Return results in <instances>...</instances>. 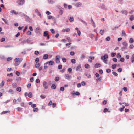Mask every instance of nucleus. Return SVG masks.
<instances>
[{
  "mask_svg": "<svg viewBox=\"0 0 134 134\" xmlns=\"http://www.w3.org/2000/svg\"><path fill=\"white\" fill-rule=\"evenodd\" d=\"M24 2V0H18L16 1V3L20 5L23 4Z\"/></svg>",
  "mask_w": 134,
  "mask_h": 134,
  "instance_id": "nucleus-1",
  "label": "nucleus"
},
{
  "mask_svg": "<svg viewBox=\"0 0 134 134\" xmlns=\"http://www.w3.org/2000/svg\"><path fill=\"white\" fill-rule=\"evenodd\" d=\"M43 86L45 89H47L48 88V84L46 81H44L43 82Z\"/></svg>",
  "mask_w": 134,
  "mask_h": 134,
  "instance_id": "nucleus-2",
  "label": "nucleus"
},
{
  "mask_svg": "<svg viewBox=\"0 0 134 134\" xmlns=\"http://www.w3.org/2000/svg\"><path fill=\"white\" fill-rule=\"evenodd\" d=\"M65 77L68 80H70L71 77L70 75L68 74H65Z\"/></svg>",
  "mask_w": 134,
  "mask_h": 134,
  "instance_id": "nucleus-3",
  "label": "nucleus"
},
{
  "mask_svg": "<svg viewBox=\"0 0 134 134\" xmlns=\"http://www.w3.org/2000/svg\"><path fill=\"white\" fill-rule=\"evenodd\" d=\"M16 59V61H15V66H18L19 65L21 62V61L19 60Z\"/></svg>",
  "mask_w": 134,
  "mask_h": 134,
  "instance_id": "nucleus-4",
  "label": "nucleus"
},
{
  "mask_svg": "<svg viewBox=\"0 0 134 134\" xmlns=\"http://www.w3.org/2000/svg\"><path fill=\"white\" fill-rule=\"evenodd\" d=\"M59 58L60 57L59 56L57 55L55 56V61L56 63L58 64L59 63Z\"/></svg>",
  "mask_w": 134,
  "mask_h": 134,
  "instance_id": "nucleus-5",
  "label": "nucleus"
},
{
  "mask_svg": "<svg viewBox=\"0 0 134 134\" xmlns=\"http://www.w3.org/2000/svg\"><path fill=\"white\" fill-rule=\"evenodd\" d=\"M48 64L49 65H52L54 64V62L53 61H50L49 62H47L46 63V64Z\"/></svg>",
  "mask_w": 134,
  "mask_h": 134,
  "instance_id": "nucleus-6",
  "label": "nucleus"
},
{
  "mask_svg": "<svg viewBox=\"0 0 134 134\" xmlns=\"http://www.w3.org/2000/svg\"><path fill=\"white\" fill-rule=\"evenodd\" d=\"M70 29L69 28H66L65 29H63L62 31V32H69L70 31Z\"/></svg>",
  "mask_w": 134,
  "mask_h": 134,
  "instance_id": "nucleus-7",
  "label": "nucleus"
},
{
  "mask_svg": "<svg viewBox=\"0 0 134 134\" xmlns=\"http://www.w3.org/2000/svg\"><path fill=\"white\" fill-rule=\"evenodd\" d=\"M5 82L4 80L2 81V82L0 84V88H2L3 86L4 85Z\"/></svg>",
  "mask_w": 134,
  "mask_h": 134,
  "instance_id": "nucleus-8",
  "label": "nucleus"
},
{
  "mask_svg": "<svg viewBox=\"0 0 134 134\" xmlns=\"http://www.w3.org/2000/svg\"><path fill=\"white\" fill-rule=\"evenodd\" d=\"M81 67V65L80 64H79L78 66L77 67L76 70L77 71H79Z\"/></svg>",
  "mask_w": 134,
  "mask_h": 134,
  "instance_id": "nucleus-9",
  "label": "nucleus"
},
{
  "mask_svg": "<svg viewBox=\"0 0 134 134\" xmlns=\"http://www.w3.org/2000/svg\"><path fill=\"white\" fill-rule=\"evenodd\" d=\"M35 12L37 13L38 15L40 17H41V14H40L39 11L36 9L35 10Z\"/></svg>",
  "mask_w": 134,
  "mask_h": 134,
  "instance_id": "nucleus-10",
  "label": "nucleus"
},
{
  "mask_svg": "<svg viewBox=\"0 0 134 134\" xmlns=\"http://www.w3.org/2000/svg\"><path fill=\"white\" fill-rule=\"evenodd\" d=\"M48 3L50 4H53L55 2L52 0H48Z\"/></svg>",
  "mask_w": 134,
  "mask_h": 134,
  "instance_id": "nucleus-11",
  "label": "nucleus"
},
{
  "mask_svg": "<svg viewBox=\"0 0 134 134\" xmlns=\"http://www.w3.org/2000/svg\"><path fill=\"white\" fill-rule=\"evenodd\" d=\"M101 66V65L100 63H96L95 64V67L96 68L100 67Z\"/></svg>",
  "mask_w": 134,
  "mask_h": 134,
  "instance_id": "nucleus-12",
  "label": "nucleus"
},
{
  "mask_svg": "<svg viewBox=\"0 0 134 134\" xmlns=\"http://www.w3.org/2000/svg\"><path fill=\"white\" fill-rule=\"evenodd\" d=\"M43 58L44 59L46 60L48 58V55L47 54H44L43 56Z\"/></svg>",
  "mask_w": 134,
  "mask_h": 134,
  "instance_id": "nucleus-13",
  "label": "nucleus"
},
{
  "mask_svg": "<svg viewBox=\"0 0 134 134\" xmlns=\"http://www.w3.org/2000/svg\"><path fill=\"white\" fill-rule=\"evenodd\" d=\"M48 35V31H46L44 32L43 36L44 37H46L47 35Z\"/></svg>",
  "mask_w": 134,
  "mask_h": 134,
  "instance_id": "nucleus-14",
  "label": "nucleus"
},
{
  "mask_svg": "<svg viewBox=\"0 0 134 134\" xmlns=\"http://www.w3.org/2000/svg\"><path fill=\"white\" fill-rule=\"evenodd\" d=\"M129 19L131 21H133L134 19V17L133 16V15L131 16L130 18Z\"/></svg>",
  "mask_w": 134,
  "mask_h": 134,
  "instance_id": "nucleus-15",
  "label": "nucleus"
},
{
  "mask_svg": "<svg viewBox=\"0 0 134 134\" xmlns=\"http://www.w3.org/2000/svg\"><path fill=\"white\" fill-rule=\"evenodd\" d=\"M28 96L30 98H31L32 97V93L31 92H29L28 94Z\"/></svg>",
  "mask_w": 134,
  "mask_h": 134,
  "instance_id": "nucleus-16",
  "label": "nucleus"
},
{
  "mask_svg": "<svg viewBox=\"0 0 134 134\" xmlns=\"http://www.w3.org/2000/svg\"><path fill=\"white\" fill-rule=\"evenodd\" d=\"M103 57V59H105L108 58V55L107 54H105Z\"/></svg>",
  "mask_w": 134,
  "mask_h": 134,
  "instance_id": "nucleus-17",
  "label": "nucleus"
},
{
  "mask_svg": "<svg viewBox=\"0 0 134 134\" xmlns=\"http://www.w3.org/2000/svg\"><path fill=\"white\" fill-rule=\"evenodd\" d=\"M10 113V111H3L1 113L2 114H4L7 113Z\"/></svg>",
  "mask_w": 134,
  "mask_h": 134,
  "instance_id": "nucleus-18",
  "label": "nucleus"
},
{
  "mask_svg": "<svg viewBox=\"0 0 134 134\" xmlns=\"http://www.w3.org/2000/svg\"><path fill=\"white\" fill-rule=\"evenodd\" d=\"M104 32V30H102L101 29L100 30V35H103Z\"/></svg>",
  "mask_w": 134,
  "mask_h": 134,
  "instance_id": "nucleus-19",
  "label": "nucleus"
},
{
  "mask_svg": "<svg viewBox=\"0 0 134 134\" xmlns=\"http://www.w3.org/2000/svg\"><path fill=\"white\" fill-rule=\"evenodd\" d=\"M11 12L13 14H18V13L17 12H15L14 10H12L11 11Z\"/></svg>",
  "mask_w": 134,
  "mask_h": 134,
  "instance_id": "nucleus-20",
  "label": "nucleus"
},
{
  "mask_svg": "<svg viewBox=\"0 0 134 134\" xmlns=\"http://www.w3.org/2000/svg\"><path fill=\"white\" fill-rule=\"evenodd\" d=\"M51 88L52 89H55L56 88L55 85L54 84L52 85Z\"/></svg>",
  "mask_w": 134,
  "mask_h": 134,
  "instance_id": "nucleus-21",
  "label": "nucleus"
},
{
  "mask_svg": "<svg viewBox=\"0 0 134 134\" xmlns=\"http://www.w3.org/2000/svg\"><path fill=\"white\" fill-rule=\"evenodd\" d=\"M17 109L18 111H21L22 109V108L20 107H18L17 108Z\"/></svg>",
  "mask_w": 134,
  "mask_h": 134,
  "instance_id": "nucleus-22",
  "label": "nucleus"
},
{
  "mask_svg": "<svg viewBox=\"0 0 134 134\" xmlns=\"http://www.w3.org/2000/svg\"><path fill=\"white\" fill-rule=\"evenodd\" d=\"M69 20L70 22L73 21L74 20V18L73 17H70L69 19Z\"/></svg>",
  "mask_w": 134,
  "mask_h": 134,
  "instance_id": "nucleus-23",
  "label": "nucleus"
},
{
  "mask_svg": "<svg viewBox=\"0 0 134 134\" xmlns=\"http://www.w3.org/2000/svg\"><path fill=\"white\" fill-rule=\"evenodd\" d=\"M129 43H132L133 42L134 40L133 38H131L130 39L129 41Z\"/></svg>",
  "mask_w": 134,
  "mask_h": 134,
  "instance_id": "nucleus-24",
  "label": "nucleus"
},
{
  "mask_svg": "<svg viewBox=\"0 0 134 134\" xmlns=\"http://www.w3.org/2000/svg\"><path fill=\"white\" fill-rule=\"evenodd\" d=\"M16 90L20 92L21 90V88L20 87H18L16 88Z\"/></svg>",
  "mask_w": 134,
  "mask_h": 134,
  "instance_id": "nucleus-25",
  "label": "nucleus"
},
{
  "mask_svg": "<svg viewBox=\"0 0 134 134\" xmlns=\"http://www.w3.org/2000/svg\"><path fill=\"white\" fill-rule=\"evenodd\" d=\"M62 60L63 62L64 63H65L66 61V59L64 57L62 58Z\"/></svg>",
  "mask_w": 134,
  "mask_h": 134,
  "instance_id": "nucleus-26",
  "label": "nucleus"
},
{
  "mask_svg": "<svg viewBox=\"0 0 134 134\" xmlns=\"http://www.w3.org/2000/svg\"><path fill=\"white\" fill-rule=\"evenodd\" d=\"M33 110L34 112H37L38 110V109L37 108H36L33 109Z\"/></svg>",
  "mask_w": 134,
  "mask_h": 134,
  "instance_id": "nucleus-27",
  "label": "nucleus"
},
{
  "mask_svg": "<svg viewBox=\"0 0 134 134\" xmlns=\"http://www.w3.org/2000/svg\"><path fill=\"white\" fill-rule=\"evenodd\" d=\"M101 60H103L104 62L105 63H107V60H105V59H103V57L102 56H101Z\"/></svg>",
  "mask_w": 134,
  "mask_h": 134,
  "instance_id": "nucleus-28",
  "label": "nucleus"
},
{
  "mask_svg": "<svg viewBox=\"0 0 134 134\" xmlns=\"http://www.w3.org/2000/svg\"><path fill=\"white\" fill-rule=\"evenodd\" d=\"M122 44L124 46H127V42H123L122 43Z\"/></svg>",
  "mask_w": 134,
  "mask_h": 134,
  "instance_id": "nucleus-29",
  "label": "nucleus"
},
{
  "mask_svg": "<svg viewBox=\"0 0 134 134\" xmlns=\"http://www.w3.org/2000/svg\"><path fill=\"white\" fill-rule=\"evenodd\" d=\"M66 39L67 40H68V42H71V39L69 37H67L66 38Z\"/></svg>",
  "mask_w": 134,
  "mask_h": 134,
  "instance_id": "nucleus-30",
  "label": "nucleus"
},
{
  "mask_svg": "<svg viewBox=\"0 0 134 134\" xmlns=\"http://www.w3.org/2000/svg\"><path fill=\"white\" fill-rule=\"evenodd\" d=\"M82 4L80 2H78L76 4V5L77 7L81 6Z\"/></svg>",
  "mask_w": 134,
  "mask_h": 134,
  "instance_id": "nucleus-31",
  "label": "nucleus"
},
{
  "mask_svg": "<svg viewBox=\"0 0 134 134\" xmlns=\"http://www.w3.org/2000/svg\"><path fill=\"white\" fill-rule=\"evenodd\" d=\"M48 19H55V18L54 17L50 15V16H48Z\"/></svg>",
  "mask_w": 134,
  "mask_h": 134,
  "instance_id": "nucleus-32",
  "label": "nucleus"
},
{
  "mask_svg": "<svg viewBox=\"0 0 134 134\" xmlns=\"http://www.w3.org/2000/svg\"><path fill=\"white\" fill-rule=\"evenodd\" d=\"M9 92L11 94L13 93V90L12 89H10L9 91Z\"/></svg>",
  "mask_w": 134,
  "mask_h": 134,
  "instance_id": "nucleus-33",
  "label": "nucleus"
},
{
  "mask_svg": "<svg viewBox=\"0 0 134 134\" xmlns=\"http://www.w3.org/2000/svg\"><path fill=\"white\" fill-rule=\"evenodd\" d=\"M127 47L125 46H124L122 47L121 48V49L122 51H123L125 49H127Z\"/></svg>",
  "mask_w": 134,
  "mask_h": 134,
  "instance_id": "nucleus-34",
  "label": "nucleus"
},
{
  "mask_svg": "<svg viewBox=\"0 0 134 134\" xmlns=\"http://www.w3.org/2000/svg\"><path fill=\"white\" fill-rule=\"evenodd\" d=\"M40 97L41 98L44 99L45 98V97H46V96L45 95H40Z\"/></svg>",
  "mask_w": 134,
  "mask_h": 134,
  "instance_id": "nucleus-35",
  "label": "nucleus"
},
{
  "mask_svg": "<svg viewBox=\"0 0 134 134\" xmlns=\"http://www.w3.org/2000/svg\"><path fill=\"white\" fill-rule=\"evenodd\" d=\"M85 67L87 68H88L89 67V65L87 64H86L85 65Z\"/></svg>",
  "mask_w": 134,
  "mask_h": 134,
  "instance_id": "nucleus-36",
  "label": "nucleus"
},
{
  "mask_svg": "<svg viewBox=\"0 0 134 134\" xmlns=\"http://www.w3.org/2000/svg\"><path fill=\"white\" fill-rule=\"evenodd\" d=\"M111 39L110 37L108 36L106 38V40L107 41H109Z\"/></svg>",
  "mask_w": 134,
  "mask_h": 134,
  "instance_id": "nucleus-37",
  "label": "nucleus"
},
{
  "mask_svg": "<svg viewBox=\"0 0 134 134\" xmlns=\"http://www.w3.org/2000/svg\"><path fill=\"white\" fill-rule=\"evenodd\" d=\"M126 35L125 33V32L124 31H122V36L124 37L126 36Z\"/></svg>",
  "mask_w": 134,
  "mask_h": 134,
  "instance_id": "nucleus-38",
  "label": "nucleus"
},
{
  "mask_svg": "<svg viewBox=\"0 0 134 134\" xmlns=\"http://www.w3.org/2000/svg\"><path fill=\"white\" fill-rule=\"evenodd\" d=\"M71 62L72 63L74 64H75L76 63L75 60L74 59H72L71 60Z\"/></svg>",
  "mask_w": 134,
  "mask_h": 134,
  "instance_id": "nucleus-39",
  "label": "nucleus"
},
{
  "mask_svg": "<svg viewBox=\"0 0 134 134\" xmlns=\"http://www.w3.org/2000/svg\"><path fill=\"white\" fill-rule=\"evenodd\" d=\"M31 34V32L29 31H28L27 32V34L28 35H30Z\"/></svg>",
  "mask_w": 134,
  "mask_h": 134,
  "instance_id": "nucleus-40",
  "label": "nucleus"
},
{
  "mask_svg": "<svg viewBox=\"0 0 134 134\" xmlns=\"http://www.w3.org/2000/svg\"><path fill=\"white\" fill-rule=\"evenodd\" d=\"M13 87L14 88H15L17 86V84L15 83H14L12 84Z\"/></svg>",
  "mask_w": 134,
  "mask_h": 134,
  "instance_id": "nucleus-41",
  "label": "nucleus"
},
{
  "mask_svg": "<svg viewBox=\"0 0 134 134\" xmlns=\"http://www.w3.org/2000/svg\"><path fill=\"white\" fill-rule=\"evenodd\" d=\"M59 77H55V81H58L59 80Z\"/></svg>",
  "mask_w": 134,
  "mask_h": 134,
  "instance_id": "nucleus-42",
  "label": "nucleus"
},
{
  "mask_svg": "<svg viewBox=\"0 0 134 134\" xmlns=\"http://www.w3.org/2000/svg\"><path fill=\"white\" fill-rule=\"evenodd\" d=\"M40 80L38 79H37L36 80V82L37 83H40Z\"/></svg>",
  "mask_w": 134,
  "mask_h": 134,
  "instance_id": "nucleus-43",
  "label": "nucleus"
},
{
  "mask_svg": "<svg viewBox=\"0 0 134 134\" xmlns=\"http://www.w3.org/2000/svg\"><path fill=\"white\" fill-rule=\"evenodd\" d=\"M116 56L118 58H120L121 57V55L119 53H117V55Z\"/></svg>",
  "mask_w": 134,
  "mask_h": 134,
  "instance_id": "nucleus-44",
  "label": "nucleus"
},
{
  "mask_svg": "<svg viewBox=\"0 0 134 134\" xmlns=\"http://www.w3.org/2000/svg\"><path fill=\"white\" fill-rule=\"evenodd\" d=\"M111 71V70L110 69H107V70H106V72H107L108 73H109V72H110Z\"/></svg>",
  "mask_w": 134,
  "mask_h": 134,
  "instance_id": "nucleus-45",
  "label": "nucleus"
},
{
  "mask_svg": "<svg viewBox=\"0 0 134 134\" xmlns=\"http://www.w3.org/2000/svg\"><path fill=\"white\" fill-rule=\"evenodd\" d=\"M70 54L71 55L73 56L75 54V53L73 51H71L70 52Z\"/></svg>",
  "mask_w": 134,
  "mask_h": 134,
  "instance_id": "nucleus-46",
  "label": "nucleus"
},
{
  "mask_svg": "<svg viewBox=\"0 0 134 134\" xmlns=\"http://www.w3.org/2000/svg\"><path fill=\"white\" fill-rule=\"evenodd\" d=\"M2 20L4 21V22H5V24H8V23L7 21H6V20L5 19H4V18H2Z\"/></svg>",
  "mask_w": 134,
  "mask_h": 134,
  "instance_id": "nucleus-47",
  "label": "nucleus"
},
{
  "mask_svg": "<svg viewBox=\"0 0 134 134\" xmlns=\"http://www.w3.org/2000/svg\"><path fill=\"white\" fill-rule=\"evenodd\" d=\"M51 32L53 34H54L55 33V31L54 29H51Z\"/></svg>",
  "mask_w": 134,
  "mask_h": 134,
  "instance_id": "nucleus-48",
  "label": "nucleus"
},
{
  "mask_svg": "<svg viewBox=\"0 0 134 134\" xmlns=\"http://www.w3.org/2000/svg\"><path fill=\"white\" fill-rule=\"evenodd\" d=\"M122 69L121 68H119L118 69V70H117V71H118V72H121V71H122Z\"/></svg>",
  "mask_w": 134,
  "mask_h": 134,
  "instance_id": "nucleus-49",
  "label": "nucleus"
},
{
  "mask_svg": "<svg viewBox=\"0 0 134 134\" xmlns=\"http://www.w3.org/2000/svg\"><path fill=\"white\" fill-rule=\"evenodd\" d=\"M116 67V64H114L112 66V68L113 69H115Z\"/></svg>",
  "mask_w": 134,
  "mask_h": 134,
  "instance_id": "nucleus-50",
  "label": "nucleus"
},
{
  "mask_svg": "<svg viewBox=\"0 0 134 134\" xmlns=\"http://www.w3.org/2000/svg\"><path fill=\"white\" fill-rule=\"evenodd\" d=\"M58 68L59 69H61L62 68V65H59L58 66Z\"/></svg>",
  "mask_w": 134,
  "mask_h": 134,
  "instance_id": "nucleus-51",
  "label": "nucleus"
},
{
  "mask_svg": "<svg viewBox=\"0 0 134 134\" xmlns=\"http://www.w3.org/2000/svg\"><path fill=\"white\" fill-rule=\"evenodd\" d=\"M52 107H53L54 108L56 106V103H53L52 104Z\"/></svg>",
  "mask_w": 134,
  "mask_h": 134,
  "instance_id": "nucleus-52",
  "label": "nucleus"
},
{
  "mask_svg": "<svg viewBox=\"0 0 134 134\" xmlns=\"http://www.w3.org/2000/svg\"><path fill=\"white\" fill-rule=\"evenodd\" d=\"M68 71L70 73L72 71V69L71 68H69L68 69Z\"/></svg>",
  "mask_w": 134,
  "mask_h": 134,
  "instance_id": "nucleus-53",
  "label": "nucleus"
},
{
  "mask_svg": "<svg viewBox=\"0 0 134 134\" xmlns=\"http://www.w3.org/2000/svg\"><path fill=\"white\" fill-rule=\"evenodd\" d=\"M116 55V53H111V56L112 57H113L114 56H115Z\"/></svg>",
  "mask_w": 134,
  "mask_h": 134,
  "instance_id": "nucleus-54",
  "label": "nucleus"
},
{
  "mask_svg": "<svg viewBox=\"0 0 134 134\" xmlns=\"http://www.w3.org/2000/svg\"><path fill=\"white\" fill-rule=\"evenodd\" d=\"M5 40V39L4 38H2L1 39V42H3Z\"/></svg>",
  "mask_w": 134,
  "mask_h": 134,
  "instance_id": "nucleus-55",
  "label": "nucleus"
},
{
  "mask_svg": "<svg viewBox=\"0 0 134 134\" xmlns=\"http://www.w3.org/2000/svg\"><path fill=\"white\" fill-rule=\"evenodd\" d=\"M63 10L62 9H61L60 10L59 14L60 15H62L63 13Z\"/></svg>",
  "mask_w": 134,
  "mask_h": 134,
  "instance_id": "nucleus-56",
  "label": "nucleus"
},
{
  "mask_svg": "<svg viewBox=\"0 0 134 134\" xmlns=\"http://www.w3.org/2000/svg\"><path fill=\"white\" fill-rule=\"evenodd\" d=\"M12 60V58L10 57H8V58H7V60L8 61H10Z\"/></svg>",
  "mask_w": 134,
  "mask_h": 134,
  "instance_id": "nucleus-57",
  "label": "nucleus"
},
{
  "mask_svg": "<svg viewBox=\"0 0 134 134\" xmlns=\"http://www.w3.org/2000/svg\"><path fill=\"white\" fill-rule=\"evenodd\" d=\"M113 74L115 76H118V74L115 72H113Z\"/></svg>",
  "mask_w": 134,
  "mask_h": 134,
  "instance_id": "nucleus-58",
  "label": "nucleus"
},
{
  "mask_svg": "<svg viewBox=\"0 0 134 134\" xmlns=\"http://www.w3.org/2000/svg\"><path fill=\"white\" fill-rule=\"evenodd\" d=\"M108 111V109L107 108H105L103 111L104 113L107 112Z\"/></svg>",
  "mask_w": 134,
  "mask_h": 134,
  "instance_id": "nucleus-59",
  "label": "nucleus"
},
{
  "mask_svg": "<svg viewBox=\"0 0 134 134\" xmlns=\"http://www.w3.org/2000/svg\"><path fill=\"white\" fill-rule=\"evenodd\" d=\"M39 54V52L37 51H35V55H37Z\"/></svg>",
  "mask_w": 134,
  "mask_h": 134,
  "instance_id": "nucleus-60",
  "label": "nucleus"
},
{
  "mask_svg": "<svg viewBox=\"0 0 134 134\" xmlns=\"http://www.w3.org/2000/svg\"><path fill=\"white\" fill-rule=\"evenodd\" d=\"M31 84H29L27 85V87L28 88H31Z\"/></svg>",
  "mask_w": 134,
  "mask_h": 134,
  "instance_id": "nucleus-61",
  "label": "nucleus"
},
{
  "mask_svg": "<svg viewBox=\"0 0 134 134\" xmlns=\"http://www.w3.org/2000/svg\"><path fill=\"white\" fill-rule=\"evenodd\" d=\"M134 47V46L133 45H131L130 46V48L132 49Z\"/></svg>",
  "mask_w": 134,
  "mask_h": 134,
  "instance_id": "nucleus-62",
  "label": "nucleus"
},
{
  "mask_svg": "<svg viewBox=\"0 0 134 134\" xmlns=\"http://www.w3.org/2000/svg\"><path fill=\"white\" fill-rule=\"evenodd\" d=\"M120 60L121 62H123L124 60V59L123 58H121L120 59Z\"/></svg>",
  "mask_w": 134,
  "mask_h": 134,
  "instance_id": "nucleus-63",
  "label": "nucleus"
},
{
  "mask_svg": "<svg viewBox=\"0 0 134 134\" xmlns=\"http://www.w3.org/2000/svg\"><path fill=\"white\" fill-rule=\"evenodd\" d=\"M34 81V77H31V78H30V81L31 82H33V81Z\"/></svg>",
  "mask_w": 134,
  "mask_h": 134,
  "instance_id": "nucleus-64",
  "label": "nucleus"
}]
</instances>
